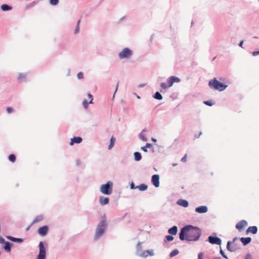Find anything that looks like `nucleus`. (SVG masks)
I'll use <instances>...</instances> for the list:
<instances>
[{"label": "nucleus", "instance_id": "1", "mask_svg": "<svg viewBox=\"0 0 259 259\" xmlns=\"http://www.w3.org/2000/svg\"><path fill=\"white\" fill-rule=\"evenodd\" d=\"M201 234V230L196 227L191 225H188L183 227L180 233V239L181 240H184L194 241L199 239Z\"/></svg>", "mask_w": 259, "mask_h": 259}, {"label": "nucleus", "instance_id": "2", "mask_svg": "<svg viewBox=\"0 0 259 259\" xmlns=\"http://www.w3.org/2000/svg\"><path fill=\"white\" fill-rule=\"evenodd\" d=\"M209 86L211 89L219 91H223L227 87V85L219 82L215 78L209 81Z\"/></svg>", "mask_w": 259, "mask_h": 259}, {"label": "nucleus", "instance_id": "3", "mask_svg": "<svg viewBox=\"0 0 259 259\" xmlns=\"http://www.w3.org/2000/svg\"><path fill=\"white\" fill-rule=\"evenodd\" d=\"M105 228L106 221L103 220L99 224L97 227L95 235V238L96 239H98L104 234Z\"/></svg>", "mask_w": 259, "mask_h": 259}, {"label": "nucleus", "instance_id": "4", "mask_svg": "<svg viewBox=\"0 0 259 259\" xmlns=\"http://www.w3.org/2000/svg\"><path fill=\"white\" fill-rule=\"evenodd\" d=\"M100 191L105 195L111 194L112 192V183L109 181L106 184L102 185Z\"/></svg>", "mask_w": 259, "mask_h": 259}, {"label": "nucleus", "instance_id": "5", "mask_svg": "<svg viewBox=\"0 0 259 259\" xmlns=\"http://www.w3.org/2000/svg\"><path fill=\"white\" fill-rule=\"evenodd\" d=\"M237 238L235 237L233 239V241H228L227 243V248L228 250L233 252L240 249V245L235 243V241Z\"/></svg>", "mask_w": 259, "mask_h": 259}, {"label": "nucleus", "instance_id": "6", "mask_svg": "<svg viewBox=\"0 0 259 259\" xmlns=\"http://www.w3.org/2000/svg\"><path fill=\"white\" fill-rule=\"evenodd\" d=\"M133 54V52L128 48H124L119 53L118 56L120 59L129 58Z\"/></svg>", "mask_w": 259, "mask_h": 259}, {"label": "nucleus", "instance_id": "7", "mask_svg": "<svg viewBox=\"0 0 259 259\" xmlns=\"http://www.w3.org/2000/svg\"><path fill=\"white\" fill-rule=\"evenodd\" d=\"M180 81V79L175 76H171L168 78L167 80V84L163 83V88H167L168 87H171L174 82H179Z\"/></svg>", "mask_w": 259, "mask_h": 259}, {"label": "nucleus", "instance_id": "8", "mask_svg": "<svg viewBox=\"0 0 259 259\" xmlns=\"http://www.w3.org/2000/svg\"><path fill=\"white\" fill-rule=\"evenodd\" d=\"M39 252L37 259H46V249L44 246L42 242L39 243Z\"/></svg>", "mask_w": 259, "mask_h": 259}, {"label": "nucleus", "instance_id": "9", "mask_svg": "<svg viewBox=\"0 0 259 259\" xmlns=\"http://www.w3.org/2000/svg\"><path fill=\"white\" fill-rule=\"evenodd\" d=\"M208 239L209 243L212 244L221 245L222 242L221 239L217 237L209 236Z\"/></svg>", "mask_w": 259, "mask_h": 259}, {"label": "nucleus", "instance_id": "10", "mask_svg": "<svg viewBox=\"0 0 259 259\" xmlns=\"http://www.w3.org/2000/svg\"><path fill=\"white\" fill-rule=\"evenodd\" d=\"M154 255L153 250H146L143 251H141L139 253L138 255L142 257H147L148 256H152Z\"/></svg>", "mask_w": 259, "mask_h": 259}, {"label": "nucleus", "instance_id": "11", "mask_svg": "<svg viewBox=\"0 0 259 259\" xmlns=\"http://www.w3.org/2000/svg\"><path fill=\"white\" fill-rule=\"evenodd\" d=\"M247 223L245 220H241L239 221L236 225V228L238 229L239 231L242 230V229L247 226Z\"/></svg>", "mask_w": 259, "mask_h": 259}, {"label": "nucleus", "instance_id": "12", "mask_svg": "<svg viewBox=\"0 0 259 259\" xmlns=\"http://www.w3.org/2000/svg\"><path fill=\"white\" fill-rule=\"evenodd\" d=\"M49 231V228L47 226H44L39 228L38 230V233L41 236H46Z\"/></svg>", "mask_w": 259, "mask_h": 259}, {"label": "nucleus", "instance_id": "13", "mask_svg": "<svg viewBox=\"0 0 259 259\" xmlns=\"http://www.w3.org/2000/svg\"><path fill=\"white\" fill-rule=\"evenodd\" d=\"M152 183L155 187L159 186V176L158 175H154L152 177Z\"/></svg>", "mask_w": 259, "mask_h": 259}, {"label": "nucleus", "instance_id": "14", "mask_svg": "<svg viewBox=\"0 0 259 259\" xmlns=\"http://www.w3.org/2000/svg\"><path fill=\"white\" fill-rule=\"evenodd\" d=\"M207 210L208 208L206 206H200L195 208V211L199 213H205Z\"/></svg>", "mask_w": 259, "mask_h": 259}, {"label": "nucleus", "instance_id": "15", "mask_svg": "<svg viewBox=\"0 0 259 259\" xmlns=\"http://www.w3.org/2000/svg\"><path fill=\"white\" fill-rule=\"evenodd\" d=\"M82 141V138L79 137H74L71 139L70 145L72 146L74 144H79Z\"/></svg>", "mask_w": 259, "mask_h": 259}, {"label": "nucleus", "instance_id": "16", "mask_svg": "<svg viewBox=\"0 0 259 259\" xmlns=\"http://www.w3.org/2000/svg\"><path fill=\"white\" fill-rule=\"evenodd\" d=\"M88 97L89 98V99L90 100L89 103H90V104L92 103V101L93 99L92 95L90 94H89L88 95ZM88 104H89V103L88 102V101L86 100H84L83 101L82 105H83V107H84V108L87 109L88 107Z\"/></svg>", "mask_w": 259, "mask_h": 259}, {"label": "nucleus", "instance_id": "17", "mask_svg": "<svg viewBox=\"0 0 259 259\" xmlns=\"http://www.w3.org/2000/svg\"><path fill=\"white\" fill-rule=\"evenodd\" d=\"M109 198L108 197H104L103 196H101L99 198V202L102 205H104L108 203L109 202Z\"/></svg>", "mask_w": 259, "mask_h": 259}, {"label": "nucleus", "instance_id": "18", "mask_svg": "<svg viewBox=\"0 0 259 259\" xmlns=\"http://www.w3.org/2000/svg\"><path fill=\"white\" fill-rule=\"evenodd\" d=\"M177 204L184 207H188L189 205L188 202L184 199H179L177 201Z\"/></svg>", "mask_w": 259, "mask_h": 259}, {"label": "nucleus", "instance_id": "19", "mask_svg": "<svg viewBox=\"0 0 259 259\" xmlns=\"http://www.w3.org/2000/svg\"><path fill=\"white\" fill-rule=\"evenodd\" d=\"M178 232V227L176 226H174L171 228L169 229L168 232L171 235H175L177 234Z\"/></svg>", "mask_w": 259, "mask_h": 259}, {"label": "nucleus", "instance_id": "20", "mask_svg": "<svg viewBox=\"0 0 259 259\" xmlns=\"http://www.w3.org/2000/svg\"><path fill=\"white\" fill-rule=\"evenodd\" d=\"M257 231V228L256 226H251L247 229L246 233H252V234H255L256 233Z\"/></svg>", "mask_w": 259, "mask_h": 259}, {"label": "nucleus", "instance_id": "21", "mask_svg": "<svg viewBox=\"0 0 259 259\" xmlns=\"http://www.w3.org/2000/svg\"><path fill=\"white\" fill-rule=\"evenodd\" d=\"M240 240L244 245H246L251 242V238L250 237H242L240 238Z\"/></svg>", "mask_w": 259, "mask_h": 259}, {"label": "nucleus", "instance_id": "22", "mask_svg": "<svg viewBox=\"0 0 259 259\" xmlns=\"http://www.w3.org/2000/svg\"><path fill=\"white\" fill-rule=\"evenodd\" d=\"M7 238L12 241L17 242L18 243H22L23 241V240L21 238H17L11 236H8Z\"/></svg>", "mask_w": 259, "mask_h": 259}, {"label": "nucleus", "instance_id": "23", "mask_svg": "<svg viewBox=\"0 0 259 259\" xmlns=\"http://www.w3.org/2000/svg\"><path fill=\"white\" fill-rule=\"evenodd\" d=\"M115 141H116L115 138L113 136H112L110 139V144L108 146V149H111L114 146Z\"/></svg>", "mask_w": 259, "mask_h": 259}, {"label": "nucleus", "instance_id": "24", "mask_svg": "<svg viewBox=\"0 0 259 259\" xmlns=\"http://www.w3.org/2000/svg\"><path fill=\"white\" fill-rule=\"evenodd\" d=\"M136 188H138L140 191H145L148 188V186L144 184H142L139 186H137Z\"/></svg>", "mask_w": 259, "mask_h": 259}, {"label": "nucleus", "instance_id": "25", "mask_svg": "<svg viewBox=\"0 0 259 259\" xmlns=\"http://www.w3.org/2000/svg\"><path fill=\"white\" fill-rule=\"evenodd\" d=\"M11 244L9 242H5V246H4V248L8 252H10L11 251Z\"/></svg>", "mask_w": 259, "mask_h": 259}, {"label": "nucleus", "instance_id": "26", "mask_svg": "<svg viewBox=\"0 0 259 259\" xmlns=\"http://www.w3.org/2000/svg\"><path fill=\"white\" fill-rule=\"evenodd\" d=\"M134 157H135V160H136V161H139L142 158V156H141L140 153H139L138 152H135Z\"/></svg>", "mask_w": 259, "mask_h": 259}, {"label": "nucleus", "instance_id": "27", "mask_svg": "<svg viewBox=\"0 0 259 259\" xmlns=\"http://www.w3.org/2000/svg\"><path fill=\"white\" fill-rule=\"evenodd\" d=\"M1 9L3 11H6L8 10H11L12 9L11 7L7 5H3L1 6Z\"/></svg>", "mask_w": 259, "mask_h": 259}, {"label": "nucleus", "instance_id": "28", "mask_svg": "<svg viewBox=\"0 0 259 259\" xmlns=\"http://www.w3.org/2000/svg\"><path fill=\"white\" fill-rule=\"evenodd\" d=\"M43 219V217L42 215H38L35 218L34 220L33 221L32 224L36 223L37 222H40Z\"/></svg>", "mask_w": 259, "mask_h": 259}, {"label": "nucleus", "instance_id": "29", "mask_svg": "<svg viewBox=\"0 0 259 259\" xmlns=\"http://www.w3.org/2000/svg\"><path fill=\"white\" fill-rule=\"evenodd\" d=\"M145 131L143 130L140 134L139 137L143 141H147V138L145 137L144 135Z\"/></svg>", "mask_w": 259, "mask_h": 259}, {"label": "nucleus", "instance_id": "30", "mask_svg": "<svg viewBox=\"0 0 259 259\" xmlns=\"http://www.w3.org/2000/svg\"><path fill=\"white\" fill-rule=\"evenodd\" d=\"M137 251L138 254H139V253H140L142 251V246H141V243L138 242L137 246H136Z\"/></svg>", "mask_w": 259, "mask_h": 259}, {"label": "nucleus", "instance_id": "31", "mask_svg": "<svg viewBox=\"0 0 259 259\" xmlns=\"http://www.w3.org/2000/svg\"><path fill=\"white\" fill-rule=\"evenodd\" d=\"M179 253V251L177 249H174L170 253V256L171 257L175 256V255H177Z\"/></svg>", "mask_w": 259, "mask_h": 259}, {"label": "nucleus", "instance_id": "32", "mask_svg": "<svg viewBox=\"0 0 259 259\" xmlns=\"http://www.w3.org/2000/svg\"><path fill=\"white\" fill-rule=\"evenodd\" d=\"M154 98L156 99L161 100V99H162V95L159 92H157L155 94V95L154 96Z\"/></svg>", "mask_w": 259, "mask_h": 259}, {"label": "nucleus", "instance_id": "33", "mask_svg": "<svg viewBox=\"0 0 259 259\" xmlns=\"http://www.w3.org/2000/svg\"><path fill=\"white\" fill-rule=\"evenodd\" d=\"M9 159L10 161L14 162L16 160V156L14 154H11L9 156Z\"/></svg>", "mask_w": 259, "mask_h": 259}, {"label": "nucleus", "instance_id": "34", "mask_svg": "<svg viewBox=\"0 0 259 259\" xmlns=\"http://www.w3.org/2000/svg\"><path fill=\"white\" fill-rule=\"evenodd\" d=\"M174 239V237L170 235H167L165 237V241H170L173 240Z\"/></svg>", "mask_w": 259, "mask_h": 259}, {"label": "nucleus", "instance_id": "35", "mask_svg": "<svg viewBox=\"0 0 259 259\" xmlns=\"http://www.w3.org/2000/svg\"><path fill=\"white\" fill-rule=\"evenodd\" d=\"M204 104L206 105L209 106H211L212 105H213L214 104V103H213V102L212 101H204Z\"/></svg>", "mask_w": 259, "mask_h": 259}, {"label": "nucleus", "instance_id": "36", "mask_svg": "<svg viewBox=\"0 0 259 259\" xmlns=\"http://www.w3.org/2000/svg\"><path fill=\"white\" fill-rule=\"evenodd\" d=\"M80 23V20H79L77 22L76 27L74 30V33H77L79 31V26Z\"/></svg>", "mask_w": 259, "mask_h": 259}, {"label": "nucleus", "instance_id": "37", "mask_svg": "<svg viewBox=\"0 0 259 259\" xmlns=\"http://www.w3.org/2000/svg\"><path fill=\"white\" fill-rule=\"evenodd\" d=\"M59 3V0H50V4L52 5H56Z\"/></svg>", "mask_w": 259, "mask_h": 259}, {"label": "nucleus", "instance_id": "38", "mask_svg": "<svg viewBox=\"0 0 259 259\" xmlns=\"http://www.w3.org/2000/svg\"><path fill=\"white\" fill-rule=\"evenodd\" d=\"M77 78L78 79H82L83 78V74L81 72H79L77 75Z\"/></svg>", "mask_w": 259, "mask_h": 259}, {"label": "nucleus", "instance_id": "39", "mask_svg": "<svg viewBox=\"0 0 259 259\" xmlns=\"http://www.w3.org/2000/svg\"><path fill=\"white\" fill-rule=\"evenodd\" d=\"M25 78V75L23 74H20L19 76V79L20 80H22Z\"/></svg>", "mask_w": 259, "mask_h": 259}, {"label": "nucleus", "instance_id": "40", "mask_svg": "<svg viewBox=\"0 0 259 259\" xmlns=\"http://www.w3.org/2000/svg\"><path fill=\"white\" fill-rule=\"evenodd\" d=\"M203 253L200 252L198 253V259H202L203 258Z\"/></svg>", "mask_w": 259, "mask_h": 259}, {"label": "nucleus", "instance_id": "41", "mask_svg": "<svg viewBox=\"0 0 259 259\" xmlns=\"http://www.w3.org/2000/svg\"><path fill=\"white\" fill-rule=\"evenodd\" d=\"M181 161L183 162H185L187 161V154H186L182 159Z\"/></svg>", "mask_w": 259, "mask_h": 259}, {"label": "nucleus", "instance_id": "42", "mask_svg": "<svg viewBox=\"0 0 259 259\" xmlns=\"http://www.w3.org/2000/svg\"><path fill=\"white\" fill-rule=\"evenodd\" d=\"M220 253L222 254V255L224 257V258H228V257H227V256L225 254L224 251L221 249L220 250Z\"/></svg>", "mask_w": 259, "mask_h": 259}, {"label": "nucleus", "instance_id": "43", "mask_svg": "<svg viewBox=\"0 0 259 259\" xmlns=\"http://www.w3.org/2000/svg\"><path fill=\"white\" fill-rule=\"evenodd\" d=\"M7 111L8 113H10L13 111V110L12 108L8 107L7 108Z\"/></svg>", "mask_w": 259, "mask_h": 259}, {"label": "nucleus", "instance_id": "44", "mask_svg": "<svg viewBox=\"0 0 259 259\" xmlns=\"http://www.w3.org/2000/svg\"><path fill=\"white\" fill-rule=\"evenodd\" d=\"M245 259H252V256L250 254H247L246 255Z\"/></svg>", "mask_w": 259, "mask_h": 259}, {"label": "nucleus", "instance_id": "45", "mask_svg": "<svg viewBox=\"0 0 259 259\" xmlns=\"http://www.w3.org/2000/svg\"><path fill=\"white\" fill-rule=\"evenodd\" d=\"M147 147L146 146H144V147H142L141 148V149L144 151V152H147Z\"/></svg>", "mask_w": 259, "mask_h": 259}, {"label": "nucleus", "instance_id": "46", "mask_svg": "<svg viewBox=\"0 0 259 259\" xmlns=\"http://www.w3.org/2000/svg\"><path fill=\"white\" fill-rule=\"evenodd\" d=\"M258 54H259V51H255V52H253V53H252V55H253V56H256V55H258Z\"/></svg>", "mask_w": 259, "mask_h": 259}, {"label": "nucleus", "instance_id": "47", "mask_svg": "<svg viewBox=\"0 0 259 259\" xmlns=\"http://www.w3.org/2000/svg\"><path fill=\"white\" fill-rule=\"evenodd\" d=\"M5 240L2 237H0V243H5Z\"/></svg>", "mask_w": 259, "mask_h": 259}, {"label": "nucleus", "instance_id": "48", "mask_svg": "<svg viewBox=\"0 0 259 259\" xmlns=\"http://www.w3.org/2000/svg\"><path fill=\"white\" fill-rule=\"evenodd\" d=\"M147 148H150L152 147V144H149V143H147L146 144V146Z\"/></svg>", "mask_w": 259, "mask_h": 259}, {"label": "nucleus", "instance_id": "49", "mask_svg": "<svg viewBox=\"0 0 259 259\" xmlns=\"http://www.w3.org/2000/svg\"><path fill=\"white\" fill-rule=\"evenodd\" d=\"M131 189H135L136 188V187H135L134 184L133 183H132L131 185Z\"/></svg>", "mask_w": 259, "mask_h": 259}, {"label": "nucleus", "instance_id": "50", "mask_svg": "<svg viewBox=\"0 0 259 259\" xmlns=\"http://www.w3.org/2000/svg\"><path fill=\"white\" fill-rule=\"evenodd\" d=\"M243 44V40L241 41L239 43V46L241 47H242Z\"/></svg>", "mask_w": 259, "mask_h": 259}, {"label": "nucleus", "instance_id": "51", "mask_svg": "<svg viewBox=\"0 0 259 259\" xmlns=\"http://www.w3.org/2000/svg\"><path fill=\"white\" fill-rule=\"evenodd\" d=\"M152 140V141H154V142H156V139H153V138Z\"/></svg>", "mask_w": 259, "mask_h": 259}, {"label": "nucleus", "instance_id": "52", "mask_svg": "<svg viewBox=\"0 0 259 259\" xmlns=\"http://www.w3.org/2000/svg\"><path fill=\"white\" fill-rule=\"evenodd\" d=\"M118 85V83H117V84L116 88V90H117V89Z\"/></svg>", "mask_w": 259, "mask_h": 259}]
</instances>
